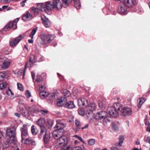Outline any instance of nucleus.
<instances>
[{"mask_svg":"<svg viewBox=\"0 0 150 150\" xmlns=\"http://www.w3.org/2000/svg\"><path fill=\"white\" fill-rule=\"evenodd\" d=\"M146 130L147 132H150V124L148 123V126L147 127Z\"/></svg>","mask_w":150,"mask_h":150,"instance_id":"13d9d810","label":"nucleus"},{"mask_svg":"<svg viewBox=\"0 0 150 150\" xmlns=\"http://www.w3.org/2000/svg\"><path fill=\"white\" fill-rule=\"evenodd\" d=\"M88 100L85 98H79L78 100V104L79 107L86 105L88 104Z\"/></svg>","mask_w":150,"mask_h":150,"instance_id":"4468645a","label":"nucleus"},{"mask_svg":"<svg viewBox=\"0 0 150 150\" xmlns=\"http://www.w3.org/2000/svg\"><path fill=\"white\" fill-rule=\"evenodd\" d=\"M39 89L41 91H44V90L46 88V87L45 86L42 85H39Z\"/></svg>","mask_w":150,"mask_h":150,"instance_id":"c03bdc74","label":"nucleus"},{"mask_svg":"<svg viewBox=\"0 0 150 150\" xmlns=\"http://www.w3.org/2000/svg\"><path fill=\"white\" fill-rule=\"evenodd\" d=\"M112 128L113 129L115 130H116L118 128L117 126L115 123H113L112 124Z\"/></svg>","mask_w":150,"mask_h":150,"instance_id":"603ef678","label":"nucleus"},{"mask_svg":"<svg viewBox=\"0 0 150 150\" xmlns=\"http://www.w3.org/2000/svg\"><path fill=\"white\" fill-rule=\"evenodd\" d=\"M38 7V8H36L35 7H32L31 8V11L35 15L37 14L38 13V9L40 10V8L41 7L40 6Z\"/></svg>","mask_w":150,"mask_h":150,"instance_id":"e433bc0d","label":"nucleus"},{"mask_svg":"<svg viewBox=\"0 0 150 150\" xmlns=\"http://www.w3.org/2000/svg\"><path fill=\"white\" fill-rule=\"evenodd\" d=\"M109 113L110 115L112 117H117L118 116V112L117 111L113 110L111 108L109 109Z\"/></svg>","mask_w":150,"mask_h":150,"instance_id":"412c9836","label":"nucleus"},{"mask_svg":"<svg viewBox=\"0 0 150 150\" xmlns=\"http://www.w3.org/2000/svg\"><path fill=\"white\" fill-rule=\"evenodd\" d=\"M122 105L120 103H114L111 108H112L113 110H115L118 112V111L121 110L122 108Z\"/></svg>","mask_w":150,"mask_h":150,"instance_id":"6ab92c4d","label":"nucleus"},{"mask_svg":"<svg viewBox=\"0 0 150 150\" xmlns=\"http://www.w3.org/2000/svg\"><path fill=\"white\" fill-rule=\"evenodd\" d=\"M3 56H0V62H2L3 61Z\"/></svg>","mask_w":150,"mask_h":150,"instance_id":"338daca9","label":"nucleus"},{"mask_svg":"<svg viewBox=\"0 0 150 150\" xmlns=\"http://www.w3.org/2000/svg\"><path fill=\"white\" fill-rule=\"evenodd\" d=\"M108 116L107 112L103 111L97 113L95 116V118L97 120H103V124L105 125L108 122H109L110 120L108 119Z\"/></svg>","mask_w":150,"mask_h":150,"instance_id":"f03ea898","label":"nucleus"},{"mask_svg":"<svg viewBox=\"0 0 150 150\" xmlns=\"http://www.w3.org/2000/svg\"><path fill=\"white\" fill-rule=\"evenodd\" d=\"M6 94L8 95H10V94L11 95H13V93L12 92L11 90L9 88H8V90L6 91Z\"/></svg>","mask_w":150,"mask_h":150,"instance_id":"37998d69","label":"nucleus"},{"mask_svg":"<svg viewBox=\"0 0 150 150\" xmlns=\"http://www.w3.org/2000/svg\"><path fill=\"white\" fill-rule=\"evenodd\" d=\"M124 140V137L122 136H120L119 139V144H120L121 145H122V144L123 143V142Z\"/></svg>","mask_w":150,"mask_h":150,"instance_id":"a18cd8bd","label":"nucleus"},{"mask_svg":"<svg viewBox=\"0 0 150 150\" xmlns=\"http://www.w3.org/2000/svg\"><path fill=\"white\" fill-rule=\"evenodd\" d=\"M38 29V28L36 27L34 28L32 31V32L29 35V37L31 38V39L33 38V35L35 34Z\"/></svg>","mask_w":150,"mask_h":150,"instance_id":"4c0bfd02","label":"nucleus"},{"mask_svg":"<svg viewBox=\"0 0 150 150\" xmlns=\"http://www.w3.org/2000/svg\"><path fill=\"white\" fill-rule=\"evenodd\" d=\"M96 105L94 103L90 104L88 107V109H89L90 111H93L96 110Z\"/></svg>","mask_w":150,"mask_h":150,"instance_id":"473e14b6","label":"nucleus"},{"mask_svg":"<svg viewBox=\"0 0 150 150\" xmlns=\"http://www.w3.org/2000/svg\"><path fill=\"white\" fill-rule=\"evenodd\" d=\"M5 74L2 72H0V77L2 80L5 77Z\"/></svg>","mask_w":150,"mask_h":150,"instance_id":"864d4df0","label":"nucleus"},{"mask_svg":"<svg viewBox=\"0 0 150 150\" xmlns=\"http://www.w3.org/2000/svg\"><path fill=\"white\" fill-rule=\"evenodd\" d=\"M68 140L66 137L64 136H61L57 140V144L60 145L61 146H66Z\"/></svg>","mask_w":150,"mask_h":150,"instance_id":"6e6552de","label":"nucleus"},{"mask_svg":"<svg viewBox=\"0 0 150 150\" xmlns=\"http://www.w3.org/2000/svg\"><path fill=\"white\" fill-rule=\"evenodd\" d=\"M25 95L27 98H29L31 96V93L30 91L28 90H26L25 92Z\"/></svg>","mask_w":150,"mask_h":150,"instance_id":"49530a36","label":"nucleus"},{"mask_svg":"<svg viewBox=\"0 0 150 150\" xmlns=\"http://www.w3.org/2000/svg\"><path fill=\"white\" fill-rule=\"evenodd\" d=\"M16 127L15 126H13L9 128H8L6 130V135L10 137H12L13 139L12 142L13 143L16 142V139L15 137L16 134Z\"/></svg>","mask_w":150,"mask_h":150,"instance_id":"39448f33","label":"nucleus"},{"mask_svg":"<svg viewBox=\"0 0 150 150\" xmlns=\"http://www.w3.org/2000/svg\"><path fill=\"white\" fill-rule=\"evenodd\" d=\"M60 150H85L84 147L83 146L82 147L81 146H77L73 148L72 149H70V147L69 146H68L66 148H62L60 149Z\"/></svg>","mask_w":150,"mask_h":150,"instance_id":"4be33fe9","label":"nucleus"},{"mask_svg":"<svg viewBox=\"0 0 150 150\" xmlns=\"http://www.w3.org/2000/svg\"><path fill=\"white\" fill-rule=\"evenodd\" d=\"M79 115H83L85 114V112L84 110L82 109L80 110L78 112Z\"/></svg>","mask_w":150,"mask_h":150,"instance_id":"3c124183","label":"nucleus"},{"mask_svg":"<svg viewBox=\"0 0 150 150\" xmlns=\"http://www.w3.org/2000/svg\"><path fill=\"white\" fill-rule=\"evenodd\" d=\"M19 20L18 18H17L13 21H10L4 28L3 30L6 31L9 30L11 28L13 29L17 28V23Z\"/></svg>","mask_w":150,"mask_h":150,"instance_id":"423d86ee","label":"nucleus"},{"mask_svg":"<svg viewBox=\"0 0 150 150\" xmlns=\"http://www.w3.org/2000/svg\"><path fill=\"white\" fill-rule=\"evenodd\" d=\"M33 39H31L30 40H28V42L29 43H33Z\"/></svg>","mask_w":150,"mask_h":150,"instance_id":"69168bd1","label":"nucleus"},{"mask_svg":"<svg viewBox=\"0 0 150 150\" xmlns=\"http://www.w3.org/2000/svg\"><path fill=\"white\" fill-rule=\"evenodd\" d=\"M89 126V125L88 124H86L85 126L84 127H81V129H86L87 128H88V127Z\"/></svg>","mask_w":150,"mask_h":150,"instance_id":"bf43d9fd","label":"nucleus"},{"mask_svg":"<svg viewBox=\"0 0 150 150\" xmlns=\"http://www.w3.org/2000/svg\"><path fill=\"white\" fill-rule=\"evenodd\" d=\"M120 2L123 3V4L129 8L131 7L134 4L133 0H121Z\"/></svg>","mask_w":150,"mask_h":150,"instance_id":"f3484780","label":"nucleus"},{"mask_svg":"<svg viewBox=\"0 0 150 150\" xmlns=\"http://www.w3.org/2000/svg\"><path fill=\"white\" fill-rule=\"evenodd\" d=\"M146 142L149 143L150 144V137H148L146 139Z\"/></svg>","mask_w":150,"mask_h":150,"instance_id":"680f3d73","label":"nucleus"},{"mask_svg":"<svg viewBox=\"0 0 150 150\" xmlns=\"http://www.w3.org/2000/svg\"><path fill=\"white\" fill-rule=\"evenodd\" d=\"M62 93L63 94L64 97H67L70 96L71 93L67 90L65 89L63 90Z\"/></svg>","mask_w":150,"mask_h":150,"instance_id":"72a5a7b5","label":"nucleus"},{"mask_svg":"<svg viewBox=\"0 0 150 150\" xmlns=\"http://www.w3.org/2000/svg\"><path fill=\"white\" fill-rule=\"evenodd\" d=\"M45 120L43 118H41L37 122V124L40 126H43L45 124Z\"/></svg>","mask_w":150,"mask_h":150,"instance_id":"c85d7f7f","label":"nucleus"},{"mask_svg":"<svg viewBox=\"0 0 150 150\" xmlns=\"http://www.w3.org/2000/svg\"><path fill=\"white\" fill-rule=\"evenodd\" d=\"M42 79H40L38 77V78L36 79L35 80L37 82H40L42 81Z\"/></svg>","mask_w":150,"mask_h":150,"instance_id":"052dcab7","label":"nucleus"},{"mask_svg":"<svg viewBox=\"0 0 150 150\" xmlns=\"http://www.w3.org/2000/svg\"><path fill=\"white\" fill-rule=\"evenodd\" d=\"M56 94L54 93L49 94L48 93V95L47 96V99L48 100H52L53 99H55V97L56 96Z\"/></svg>","mask_w":150,"mask_h":150,"instance_id":"c9c22d12","label":"nucleus"},{"mask_svg":"<svg viewBox=\"0 0 150 150\" xmlns=\"http://www.w3.org/2000/svg\"><path fill=\"white\" fill-rule=\"evenodd\" d=\"M41 20L42 21L43 24L46 28L49 27L50 25V21L45 16H41Z\"/></svg>","mask_w":150,"mask_h":150,"instance_id":"dca6fc26","label":"nucleus"},{"mask_svg":"<svg viewBox=\"0 0 150 150\" xmlns=\"http://www.w3.org/2000/svg\"><path fill=\"white\" fill-rule=\"evenodd\" d=\"M20 112L22 114V115L23 116H26V115L25 114V111L24 109L23 108H21L20 110Z\"/></svg>","mask_w":150,"mask_h":150,"instance_id":"8fccbe9b","label":"nucleus"},{"mask_svg":"<svg viewBox=\"0 0 150 150\" xmlns=\"http://www.w3.org/2000/svg\"><path fill=\"white\" fill-rule=\"evenodd\" d=\"M37 59L36 58L35 56L33 54H31L29 57V62L33 64L37 62Z\"/></svg>","mask_w":150,"mask_h":150,"instance_id":"2f4dec72","label":"nucleus"},{"mask_svg":"<svg viewBox=\"0 0 150 150\" xmlns=\"http://www.w3.org/2000/svg\"><path fill=\"white\" fill-rule=\"evenodd\" d=\"M137 101L138 102V108H140L142 105L145 101V99L144 98H140L138 99Z\"/></svg>","mask_w":150,"mask_h":150,"instance_id":"f704fd0d","label":"nucleus"},{"mask_svg":"<svg viewBox=\"0 0 150 150\" xmlns=\"http://www.w3.org/2000/svg\"><path fill=\"white\" fill-rule=\"evenodd\" d=\"M17 86L18 89L21 91H23L24 90L23 86L21 84L17 83Z\"/></svg>","mask_w":150,"mask_h":150,"instance_id":"79ce46f5","label":"nucleus"},{"mask_svg":"<svg viewBox=\"0 0 150 150\" xmlns=\"http://www.w3.org/2000/svg\"><path fill=\"white\" fill-rule=\"evenodd\" d=\"M55 38V36L51 35H45L42 34L41 35L40 38L41 40L40 43L44 45L50 43Z\"/></svg>","mask_w":150,"mask_h":150,"instance_id":"7ed1b4c3","label":"nucleus"},{"mask_svg":"<svg viewBox=\"0 0 150 150\" xmlns=\"http://www.w3.org/2000/svg\"><path fill=\"white\" fill-rule=\"evenodd\" d=\"M21 142L23 143L24 144H31L33 145H36L35 141L31 137L26 138L23 140H21Z\"/></svg>","mask_w":150,"mask_h":150,"instance_id":"2eb2a0df","label":"nucleus"},{"mask_svg":"<svg viewBox=\"0 0 150 150\" xmlns=\"http://www.w3.org/2000/svg\"><path fill=\"white\" fill-rule=\"evenodd\" d=\"M10 63L11 62L9 61H7L4 62L1 65V68L3 69H5L8 68Z\"/></svg>","mask_w":150,"mask_h":150,"instance_id":"bb28decb","label":"nucleus"},{"mask_svg":"<svg viewBox=\"0 0 150 150\" xmlns=\"http://www.w3.org/2000/svg\"><path fill=\"white\" fill-rule=\"evenodd\" d=\"M110 150H119L118 148L116 146H112L110 148Z\"/></svg>","mask_w":150,"mask_h":150,"instance_id":"5fc2aeb1","label":"nucleus"},{"mask_svg":"<svg viewBox=\"0 0 150 150\" xmlns=\"http://www.w3.org/2000/svg\"><path fill=\"white\" fill-rule=\"evenodd\" d=\"M48 112V111L46 110H39V112H40L42 114H45L47 113Z\"/></svg>","mask_w":150,"mask_h":150,"instance_id":"09e8293b","label":"nucleus"},{"mask_svg":"<svg viewBox=\"0 0 150 150\" xmlns=\"http://www.w3.org/2000/svg\"><path fill=\"white\" fill-rule=\"evenodd\" d=\"M67 101V99L65 97H62L60 99H58L57 103V106L60 107L64 105V102Z\"/></svg>","mask_w":150,"mask_h":150,"instance_id":"5701e85b","label":"nucleus"},{"mask_svg":"<svg viewBox=\"0 0 150 150\" xmlns=\"http://www.w3.org/2000/svg\"><path fill=\"white\" fill-rule=\"evenodd\" d=\"M95 141L94 139H90L88 141V144L90 146H92L95 143Z\"/></svg>","mask_w":150,"mask_h":150,"instance_id":"a19ab883","label":"nucleus"},{"mask_svg":"<svg viewBox=\"0 0 150 150\" xmlns=\"http://www.w3.org/2000/svg\"><path fill=\"white\" fill-rule=\"evenodd\" d=\"M50 139V137L49 134L44 135L43 138V141L45 143H47Z\"/></svg>","mask_w":150,"mask_h":150,"instance_id":"7c9ffc66","label":"nucleus"},{"mask_svg":"<svg viewBox=\"0 0 150 150\" xmlns=\"http://www.w3.org/2000/svg\"><path fill=\"white\" fill-rule=\"evenodd\" d=\"M115 145L116 146H119L120 147H121L122 146V145L120 144H119V142L118 143L117 142L115 143Z\"/></svg>","mask_w":150,"mask_h":150,"instance_id":"0e129e2a","label":"nucleus"},{"mask_svg":"<svg viewBox=\"0 0 150 150\" xmlns=\"http://www.w3.org/2000/svg\"><path fill=\"white\" fill-rule=\"evenodd\" d=\"M64 4V7L66 8L68 6V4L71 2L72 0H62ZM74 6L77 9H79L81 6V4L80 0H74Z\"/></svg>","mask_w":150,"mask_h":150,"instance_id":"0eeeda50","label":"nucleus"},{"mask_svg":"<svg viewBox=\"0 0 150 150\" xmlns=\"http://www.w3.org/2000/svg\"><path fill=\"white\" fill-rule=\"evenodd\" d=\"M38 6H40V10L41 11H44L45 12L49 11H51L54 9L53 3L51 4L50 2L48 1L45 3H39Z\"/></svg>","mask_w":150,"mask_h":150,"instance_id":"20e7f679","label":"nucleus"},{"mask_svg":"<svg viewBox=\"0 0 150 150\" xmlns=\"http://www.w3.org/2000/svg\"><path fill=\"white\" fill-rule=\"evenodd\" d=\"M64 127V124L62 122L57 123L54 127L56 129L52 132L53 136L55 139L57 140L61 136Z\"/></svg>","mask_w":150,"mask_h":150,"instance_id":"f257e3e1","label":"nucleus"},{"mask_svg":"<svg viewBox=\"0 0 150 150\" xmlns=\"http://www.w3.org/2000/svg\"><path fill=\"white\" fill-rule=\"evenodd\" d=\"M27 65L28 62H26L25 64L24 69H21L18 71L17 72V74L18 75L21 76L23 74V78L24 77L25 74V70L27 67Z\"/></svg>","mask_w":150,"mask_h":150,"instance_id":"b1692460","label":"nucleus"},{"mask_svg":"<svg viewBox=\"0 0 150 150\" xmlns=\"http://www.w3.org/2000/svg\"><path fill=\"white\" fill-rule=\"evenodd\" d=\"M122 115L124 116H128L131 115L132 112V109L127 107H124L121 110Z\"/></svg>","mask_w":150,"mask_h":150,"instance_id":"1a4fd4ad","label":"nucleus"},{"mask_svg":"<svg viewBox=\"0 0 150 150\" xmlns=\"http://www.w3.org/2000/svg\"><path fill=\"white\" fill-rule=\"evenodd\" d=\"M28 112L30 113H38L39 112V109L35 105L30 107L28 110Z\"/></svg>","mask_w":150,"mask_h":150,"instance_id":"a211bd4d","label":"nucleus"},{"mask_svg":"<svg viewBox=\"0 0 150 150\" xmlns=\"http://www.w3.org/2000/svg\"><path fill=\"white\" fill-rule=\"evenodd\" d=\"M75 124L77 129H79L81 128V124L79 120L77 119L75 121Z\"/></svg>","mask_w":150,"mask_h":150,"instance_id":"58836bf2","label":"nucleus"},{"mask_svg":"<svg viewBox=\"0 0 150 150\" xmlns=\"http://www.w3.org/2000/svg\"><path fill=\"white\" fill-rule=\"evenodd\" d=\"M14 115H15V116H17L18 117H20V114H19V113H15Z\"/></svg>","mask_w":150,"mask_h":150,"instance_id":"e2e57ef3","label":"nucleus"},{"mask_svg":"<svg viewBox=\"0 0 150 150\" xmlns=\"http://www.w3.org/2000/svg\"><path fill=\"white\" fill-rule=\"evenodd\" d=\"M22 140L28 137V127L26 125H23L21 129Z\"/></svg>","mask_w":150,"mask_h":150,"instance_id":"9d476101","label":"nucleus"},{"mask_svg":"<svg viewBox=\"0 0 150 150\" xmlns=\"http://www.w3.org/2000/svg\"><path fill=\"white\" fill-rule=\"evenodd\" d=\"M127 7L123 4L120 5L118 8V12L122 15H125L127 14Z\"/></svg>","mask_w":150,"mask_h":150,"instance_id":"f8f14e48","label":"nucleus"},{"mask_svg":"<svg viewBox=\"0 0 150 150\" xmlns=\"http://www.w3.org/2000/svg\"><path fill=\"white\" fill-rule=\"evenodd\" d=\"M76 136L77 137V138H78V139H79V140H80V141H81L82 142H83V143H84V142L83 139L81 137H79L77 135H76Z\"/></svg>","mask_w":150,"mask_h":150,"instance_id":"4d7b16f0","label":"nucleus"},{"mask_svg":"<svg viewBox=\"0 0 150 150\" xmlns=\"http://www.w3.org/2000/svg\"><path fill=\"white\" fill-rule=\"evenodd\" d=\"M48 95V93L44 91H41L39 93L40 97L42 99H43L46 97L47 98Z\"/></svg>","mask_w":150,"mask_h":150,"instance_id":"cd10ccee","label":"nucleus"},{"mask_svg":"<svg viewBox=\"0 0 150 150\" xmlns=\"http://www.w3.org/2000/svg\"><path fill=\"white\" fill-rule=\"evenodd\" d=\"M7 84V83L6 82H3L2 83L0 84V89H3L6 86Z\"/></svg>","mask_w":150,"mask_h":150,"instance_id":"ea45409f","label":"nucleus"},{"mask_svg":"<svg viewBox=\"0 0 150 150\" xmlns=\"http://www.w3.org/2000/svg\"><path fill=\"white\" fill-rule=\"evenodd\" d=\"M20 4L21 5L22 7H23L25 5V4L24 3V2H22Z\"/></svg>","mask_w":150,"mask_h":150,"instance_id":"774afa93","label":"nucleus"},{"mask_svg":"<svg viewBox=\"0 0 150 150\" xmlns=\"http://www.w3.org/2000/svg\"><path fill=\"white\" fill-rule=\"evenodd\" d=\"M31 76L32 79L34 80L35 79V73L34 71H32L31 73Z\"/></svg>","mask_w":150,"mask_h":150,"instance_id":"6e6d98bb","label":"nucleus"},{"mask_svg":"<svg viewBox=\"0 0 150 150\" xmlns=\"http://www.w3.org/2000/svg\"><path fill=\"white\" fill-rule=\"evenodd\" d=\"M31 132L33 135H36L38 132V130L35 126L33 125L31 128Z\"/></svg>","mask_w":150,"mask_h":150,"instance_id":"c756f323","label":"nucleus"},{"mask_svg":"<svg viewBox=\"0 0 150 150\" xmlns=\"http://www.w3.org/2000/svg\"><path fill=\"white\" fill-rule=\"evenodd\" d=\"M52 1L54 8L56 10L61 9L62 6L64 7V4L62 5L59 0H52Z\"/></svg>","mask_w":150,"mask_h":150,"instance_id":"9b49d317","label":"nucleus"},{"mask_svg":"<svg viewBox=\"0 0 150 150\" xmlns=\"http://www.w3.org/2000/svg\"><path fill=\"white\" fill-rule=\"evenodd\" d=\"M64 107L68 109H72L75 107L74 103L72 101H69L67 102L64 104Z\"/></svg>","mask_w":150,"mask_h":150,"instance_id":"aec40b11","label":"nucleus"},{"mask_svg":"<svg viewBox=\"0 0 150 150\" xmlns=\"http://www.w3.org/2000/svg\"><path fill=\"white\" fill-rule=\"evenodd\" d=\"M32 17L30 13L28 11H27L25 14L23 15L22 19L23 21H25L27 19H31Z\"/></svg>","mask_w":150,"mask_h":150,"instance_id":"a878e982","label":"nucleus"},{"mask_svg":"<svg viewBox=\"0 0 150 150\" xmlns=\"http://www.w3.org/2000/svg\"><path fill=\"white\" fill-rule=\"evenodd\" d=\"M98 104L99 107L100 108H103L104 107V104H103L102 102L100 101L99 100L98 102Z\"/></svg>","mask_w":150,"mask_h":150,"instance_id":"de8ad7c7","label":"nucleus"},{"mask_svg":"<svg viewBox=\"0 0 150 150\" xmlns=\"http://www.w3.org/2000/svg\"><path fill=\"white\" fill-rule=\"evenodd\" d=\"M40 136L39 137L41 138L42 137V135L44 134H47V130L45 127L43 126H42L40 127Z\"/></svg>","mask_w":150,"mask_h":150,"instance_id":"393cba45","label":"nucleus"},{"mask_svg":"<svg viewBox=\"0 0 150 150\" xmlns=\"http://www.w3.org/2000/svg\"><path fill=\"white\" fill-rule=\"evenodd\" d=\"M24 36L23 35H20L18 37L15 38L11 42H10V45L12 47L15 46L23 38Z\"/></svg>","mask_w":150,"mask_h":150,"instance_id":"ddd939ff","label":"nucleus"}]
</instances>
